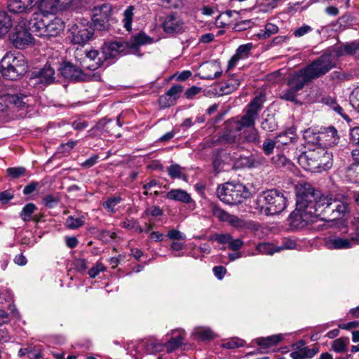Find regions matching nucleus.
Here are the masks:
<instances>
[{
  "label": "nucleus",
  "mask_w": 359,
  "mask_h": 359,
  "mask_svg": "<svg viewBox=\"0 0 359 359\" xmlns=\"http://www.w3.org/2000/svg\"><path fill=\"white\" fill-rule=\"evenodd\" d=\"M318 203L319 221L334 222L345 218L350 212L349 204L344 197L325 196Z\"/></svg>",
  "instance_id": "f257e3e1"
},
{
  "label": "nucleus",
  "mask_w": 359,
  "mask_h": 359,
  "mask_svg": "<svg viewBox=\"0 0 359 359\" xmlns=\"http://www.w3.org/2000/svg\"><path fill=\"white\" fill-rule=\"evenodd\" d=\"M297 161L306 170L320 172L332 167V154L323 147H316L299 154Z\"/></svg>",
  "instance_id": "f03ea898"
},
{
  "label": "nucleus",
  "mask_w": 359,
  "mask_h": 359,
  "mask_svg": "<svg viewBox=\"0 0 359 359\" xmlns=\"http://www.w3.org/2000/svg\"><path fill=\"white\" fill-rule=\"evenodd\" d=\"M217 193L221 201L231 205L240 204L250 196L249 189L244 184L233 182L219 185Z\"/></svg>",
  "instance_id": "7ed1b4c3"
},
{
  "label": "nucleus",
  "mask_w": 359,
  "mask_h": 359,
  "mask_svg": "<svg viewBox=\"0 0 359 359\" xmlns=\"http://www.w3.org/2000/svg\"><path fill=\"white\" fill-rule=\"evenodd\" d=\"M313 80L304 67L291 74L287 80V88L280 93V98L286 101L297 102L298 93Z\"/></svg>",
  "instance_id": "20e7f679"
},
{
  "label": "nucleus",
  "mask_w": 359,
  "mask_h": 359,
  "mask_svg": "<svg viewBox=\"0 0 359 359\" xmlns=\"http://www.w3.org/2000/svg\"><path fill=\"white\" fill-rule=\"evenodd\" d=\"M27 71V65L22 54L7 53L0 62V72L9 80H17Z\"/></svg>",
  "instance_id": "39448f33"
},
{
  "label": "nucleus",
  "mask_w": 359,
  "mask_h": 359,
  "mask_svg": "<svg viewBox=\"0 0 359 359\" xmlns=\"http://www.w3.org/2000/svg\"><path fill=\"white\" fill-rule=\"evenodd\" d=\"M259 202H263L261 211L266 215H273L284 210L287 206V198L283 191L269 189L264 191L259 197Z\"/></svg>",
  "instance_id": "423d86ee"
},
{
  "label": "nucleus",
  "mask_w": 359,
  "mask_h": 359,
  "mask_svg": "<svg viewBox=\"0 0 359 359\" xmlns=\"http://www.w3.org/2000/svg\"><path fill=\"white\" fill-rule=\"evenodd\" d=\"M338 56L334 53V48L332 50L325 52L320 57L313 60L304 68L309 73L312 80L320 78L336 66V57Z\"/></svg>",
  "instance_id": "0eeeda50"
},
{
  "label": "nucleus",
  "mask_w": 359,
  "mask_h": 359,
  "mask_svg": "<svg viewBox=\"0 0 359 359\" xmlns=\"http://www.w3.org/2000/svg\"><path fill=\"white\" fill-rule=\"evenodd\" d=\"M296 204L305 205L307 208L318 210V202L324 198L320 191L316 189L311 184L305 182H299L295 187Z\"/></svg>",
  "instance_id": "6e6552de"
},
{
  "label": "nucleus",
  "mask_w": 359,
  "mask_h": 359,
  "mask_svg": "<svg viewBox=\"0 0 359 359\" xmlns=\"http://www.w3.org/2000/svg\"><path fill=\"white\" fill-rule=\"evenodd\" d=\"M264 98L256 96L248 105L245 114L236 122V128L241 131L244 128H254L255 121L262 108Z\"/></svg>",
  "instance_id": "1a4fd4ad"
},
{
  "label": "nucleus",
  "mask_w": 359,
  "mask_h": 359,
  "mask_svg": "<svg viewBox=\"0 0 359 359\" xmlns=\"http://www.w3.org/2000/svg\"><path fill=\"white\" fill-rule=\"evenodd\" d=\"M72 41L75 44L84 45L93 36L94 29L87 20H81L69 28Z\"/></svg>",
  "instance_id": "9d476101"
},
{
  "label": "nucleus",
  "mask_w": 359,
  "mask_h": 359,
  "mask_svg": "<svg viewBox=\"0 0 359 359\" xmlns=\"http://www.w3.org/2000/svg\"><path fill=\"white\" fill-rule=\"evenodd\" d=\"M320 216L318 210L307 208L304 205L300 206L296 204V208L289 215L287 220L289 224H309L310 223H315L319 221L318 217Z\"/></svg>",
  "instance_id": "9b49d317"
},
{
  "label": "nucleus",
  "mask_w": 359,
  "mask_h": 359,
  "mask_svg": "<svg viewBox=\"0 0 359 359\" xmlns=\"http://www.w3.org/2000/svg\"><path fill=\"white\" fill-rule=\"evenodd\" d=\"M346 229L350 240L348 238H334L325 242V246L330 250L348 249L352 247V243H359V226H341Z\"/></svg>",
  "instance_id": "f8f14e48"
},
{
  "label": "nucleus",
  "mask_w": 359,
  "mask_h": 359,
  "mask_svg": "<svg viewBox=\"0 0 359 359\" xmlns=\"http://www.w3.org/2000/svg\"><path fill=\"white\" fill-rule=\"evenodd\" d=\"M32 100V97L26 92L3 94L0 95V111H4L9 104H13L20 109H23L31 104Z\"/></svg>",
  "instance_id": "ddd939ff"
},
{
  "label": "nucleus",
  "mask_w": 359,
  "mask_h": 359,
  "mask_svg": "<svg viewBox=\"0 0 359 359\" xmlns=\"http://www.w3.org/2000/svg\"><path fill=\"white\" fill-rule=\"evenodd\" d=\"M111 13L110 4L104 3L93 8L92 20L94 26L99 30H104L108 27V21Z\"/></svg>",
  "instance_id": "4468645a"
},
{
  "label": "nucleus",
  "mask_w": 359,
  "mask_h": 359,
  "mask_svg": "<svg viewBox=\"0 0 359 359\" xmlns=\"http://www.w3.org/2000/svg\"><path fill=\"white\" fill-rule=\"evenodd\" d=\"M125 47L124 43L117 41L105 43L102 47L100 52L104 65H109L111 63L110 60L116 59L120 55H124L123 50Z\"/></svg>",
  "instance_id": "2eb2a0df"
},
{
  "label": "nucleus",
  "mask_w": 359,
  "mask_h": 359,
  "mask_svg": "<svg viewBox=\"0 0 359 359\" xmlns=\"http://www.w3.org/2000/svg\"><path fill=\"white\" fill-rule=\"evenodd\" d=\"M82 67H78L70 62H63L58 70L62 76L67 80L74 82L83 81L86 75L83 73Z\"/></svg>",
  "instance_id": "dca6fc26"
},
{
  "label": "nucleus",
  "mask_w": 359,
  "mask_h": 359,
  "mask_svg": "<svg viewBox=\"0 0 359 359\" xmlns=\"http://www.w3.org/2000/svg\"><path fill=\"white\" fill-rule=\"evenodd\" d=\"M184 25V22L181 17L175 13L166 15L162 23L163 31L170 34L182 33Z\"/></svg>",
  "instance_id": "f3484780"
},
{
  "label": "nucleus",
  "mask_w": 359,
  "mask_h": 359,
  "mask_svg": "<svg viewBox=\"0 0 359 359\" xmlns=\"http://www.w3.org/2000/svg\"><path fill=\"white\" fill-rule=\"evenodd\" d=\"M46 24L43 37H55L65 29V23L62 19L53 14H46Z\"/></svg>",
  "instance_id": "a211bd4d"
},
{
  "label": "nucleus",
  "mask_w": 359,
  "mask_h": 359,
  "mask_svg": "<svg viewBox=\"0 0 359 359\" xmlns=\"http://www.w3.org/2000/svg\"><path fill=\"white\" fill-rule=\"evenodd\" d=\"M183 87L180 85H173L165 93L158 98L161 108L165 109L174 105L176 100L180 97Z\"/></svg>",
  "instance_id": "6ab92c4d"
},
{
  "label": "nucleus",
  "mask_w": 359,
  "mask_h": 359,
  "mask_svg": "<svg viewBox=\"0 0 359 359\" xmlns=\"http://www.w3.org/2000/svg\"><path fill=\"white\" fill-rule=\"evenodd\" d=\"M10 39L13 44L19 49L26 48L32 43L33 40V37L28 30L22 27H17L15 32L10 36Z\"/></svg>",
  "instance_id": "aec40b11"
},
{
  "label": "nucleus",
  "mask_w": 359,
  "mask_h": 359,
  "mask_svg": "<svg viewBox=\"0 0 359 359\" xmlns=\"http://www.w3.org/2000/svg\"><path fill=\"white\" fill-rule=\"evenodd\" d=\"M81 67L90 70H95L101 66H104L100 52L96 50L86 51L85 57L81 62Z\"/></svg>",
  "instance_id": "412c9836"
},
{
  "label": "nucleus",
  "mask_w": 359,
  "mask_h": 359,
  "mask_svg": "<svg viewBox=\"0 0 359 359\" xmlns=\"http://www.w3.org/2000/svg\"><path fill=\"white\" fill-rule=\"evenodd\" d=\"M41 13L36 15L33 19H31L28 22V28L30 31L34 32L36 36H43V31L46 28V14H54L57 11L51 12L43 11L40 9Z\"/></svg>",
  "instance_id": "4be33fe9"
},
{
  "label": "nucleus",
  "mask_w": 359,
  "mask_h": 359,
  "mask_svg": "<svg viewBox=\"0 0 359 359\" xmlns=\"http://www.w3.org/2000/svg\"><path fill=\"white\" fill-rule=\"evenodd\" d=\"M339 137L337 129L333 126L325 128L320 130V145L319 147H323L327 149L328 147H333L339 142Z\"/></svg>",
  "instance_id": "5701e85b"
},
{
  "label": "nucleus",
  "mask_w": 359,
  "mask_h": 359,
  "mask_svg": "<svg viewBox=\"0 0 359 359\" xmlns=\"http://www.w3.org/2000/svg\"><path fill=\"white\" fill-rule=\"evenodd\" d=\"M293 347H295L296 351L290 353V357L292 359L311 358L319 351L317 347L309 348L305 346V341L304 340L299 341L293 345Z\"/></svg>",
  "instance_id": "b1692460"
},
{
  "label": "nucleus",
  "mask_w": 359,
  "mask_h": 359,
  "mask_svg": "<svg viewBox=\"0 0 359 359\" xmlns=\"http://www.w3.org/2000/svg\"><path fill=\"white\" fill-rule=\"evenodd\" d=\"M253 48L252 43L241 45L236 50V53L231 57L228 63V68L234 67L240 60L247 59Z\"/></svg>",
  "instance_id": "393cba45"
},
{
  "label": "nucleus",
  "mask_w": 359,
  "mask_h": 359,
  "mask_svg": "<svg viewBox=\"0 0 359 359\" xmlns=\"http://www.w3.org/2000/svg\"><path fill=\"white\" fill-rule=\"evenodd\" d=\"M96 127L108 133L111 137H119L121 136L120 133L117 131L121 127L119 118L116 121L111 119L108 121L102 120L97 124Z\"/></svg>",
  "instance_id": "a878e982"
},
{
  "label": "nucleus",
  "mask_w": 359,
  "mask_h": 359,
  "mask_svg": "<svg viewBox=\"0 0 359 359\" xmlns=\"http://www.w3.org/2000/svg\"><path fill=\"white\" fill-rule=\"evenodd\" d=\"M154 42L153 38L147 35L144 32H140L131 36L130 39L125 43L126 47L136 50L138 47Z\"/></svg>",
  "instance_id": "bb28decb"
},
{
  "label": "nucleus",
  "mask_w": 359,
  "mask_h": 359,
  "mask_svg": "<svg viewBox=\"0 0 359 359\" xmlns=\"http://www.w3.org/2000/svg\"><path fill=\"white\" fill-rule=\"evenodd\" d=\"M33 6V0H9L8 8L11 13H22L29 11Z\"/></svg>",
  "instance_id": "cd10ccee"
},
{
  "label": "nucleus",
  "mask_w": 359,
  "mask_h": 359,
  "mask_svg": "<svg viewBox=\"0 0 359 359\" xmlns=\"http://www.w3.org/2000/svg\"><path fill=\"white\" fill-rule=\"evenodd\" d=\"M334 53L338 57L345 55H352L359 58V41L346 43L334 47Z\"/></svg>",
  "instance_id": "c85d7f7f"
},
{
  "label": "nucleus",
  "mask_w": 359,
  "mask_h": 359,
  "mask_svg": "<svg viewBox=\"0 0 359 359\" xmlns=\"http://www.w3.org/2000/svg\"><path fill=\"white\" fill-rule=\"evenodd\" d=\"M212 215L222 222H227L229 224H240L241 219L236 215H231L218 206L212 208Z\"/></svg>",
  "instance_id": "c756f323"
},
{
  "label": "nucleus",
  "mask_w": 359,
  "mask_h": 359,
  "mask_svg": "<svg viewBox=\"0 0 359 359\" xmlns=\"http://www.w3.org/2000/svg\"><path fill=\"white\" fill-rule=\"evenodd\" d=\"M241 84L240 78L238 76H231L224 83L219 86V95H228L236 90Z\"/></svg>",
  "instance_id": "7c9ffc66"
},
{
  "label": "nucleus",
  "mask_w": 359,
  "mask_h": 359,
  "mask_svg": "<svg viewBox=\"0 0 359 359\" xmlns=\"http://www.w3.org/2000/svg\"><path fill=\"white\" fill-rule=\"evenodd\" d=\"M36 75L40 83L49 85L55 80V69L49 63H46L44 67L41 69Z\"/></svg>",
  "instance_id": "2f4dec72"
},
{
  "label": "nucleus",
  "mask_w": 359,
  "mask_h": 359,
  "mask_svg": "<svg viewBox=\"0 0 359 359\" xmlns=\"http://www.w3.org/2000/svg\"><path fill=\"white\" fill-rule=\"evenodd\" d=\"M166 198L170 201H179L183 203H190L192 198L185 190L173 189L166 194Z\"/></svg>",
  "instance_id": "473e14b6"
},
{
  "label": "nucleus",
  "mask_w": 359,
  "mask_h": 359,
  "mask_svg": "<svg viewBox=\"0 0 359 359\" xmlns=\"http://www.w3.org/2000/svg\"><path fill=\"white\" fill-rule=\"evenodd\" d=\"M37 208L34 203H29L26 204L20 212V217L25 222H29L31 220H33L36 222H43L44 220L39 219L38 215L34 214Z\"/></svg>",
  "instance_id": "72a5a7b5"
},
{
  "label": "nucleus",
  "mask_w": 359,
  "mask_h": 359,
  "mask_svg": "<svg viewBox=\"0 0 359 359\" xmlns=\"http://www.w3.org/2000/svg\"><path fill=\"white\" fill-rule=\"evenodd\" d=\"M263 162V158L255 156L254 155H250L248 156H241L238 161L237 163L242 168H256L258 165H261Z\"/></svg>",
  "instance_id": "f704fd0d"
},
{
  "label": "nucleus",
  "mask_w": 359,
  "mask_h": 359,
  "mask_svg": "<svg viewBox=\"0 0 359 359\" xmlns=\"http://www.w3.org/2000/svg\"><path fill=\"white\" fill-rule=\"evenodd\" d=\"M241 138L247 143L259 145L261 140L258 130L254 127L244 130L241 133Z\"/></svg>",
  "instance_id": "c9c22d12"
},
{
  "label": "nucleus",
  "mask_w": 359,
  "mask_h": 359,
  "mask_svg": "<svg viewBox=\"0 0 359 359\" xmlns=\"http://www.w3.org/2000/svg\"><path fill=\"white\" fill-rule=\"evenodd\" d=\"M320 131L316 132L311 128L303 131V137L305 141L308 144L316 145V147H320Z\"/></svg>",
  "instance_id": "e433bc0d"
},
{
  "label": "nucleus",
  "mask_w": 359,
  "mask_h": 359,
  "mask_svg": "<svg viewBox=\"0 0 359 359\" xmlns=\"http://www.w3.org/2000/svg\"><path fill=\"white\" fill-rule=\"evenodd\" d=\"M12 27L10 16L5 11H0V37L5 35Z\"/></svg>",
  "instance_id": "4c0bfd02"
},
{
  "label": "nucleus",
  "mask_w": 359,
  "mask_h": 359,
  "mask_svg": "<svg viewBox=\"0 0 359 359\" xmlns=\"http://www.w3.org/2000/svg\"><path fill=\"white\" fill-rule=\"evenodd\" d=\"M184 168L179 164L174 163L170 165L168 169V174L172 179L187 180V176L183 173Z\"/></svg>",
  "instance_id": "58836bf2"
},
{
  "label": "nucleus",
  "mask_w": 359,
  "mask_h": 359,
  "mask_svg": "<svg viewBox=\"0 0 359 359\" xmlns=\"http://www.w3.org/2000/svg\"><path fill=\"white\" fill-rule=\"evenodd\" d=\"M123 201L121 196H115L109 197L107 201L103 202V208L109 212H115L116 210V206Z\"/></svg>",
  "instance_id": "ea45409f"
},
{
  "label": "nucleus",
  "mask_w": 359,
  "mask_h": 359,
  "mask_svg": "<svg viewBox=\"0 0 359 359\" xmlns=\"http://www.w3.org/2000/svg\"><path fill=\"white\" fill-rule=\"evenodd\" d=\"M261 127L264 130L273 132L277 129V123L273 115L269 114L262 121Z\"/></svg>",
  "instance_id": "a19ab883"
},
{
  "label": "nucleus",
  "mask_w": 359,
  "mask_h": 359,
  "mask_svg": "<svg viewBox=\"0 0 359 359\" xmlns=\"http://www.w3.org/2000/svg\"><path fill=\"white\" fill-rule=\"evenodd\" d=\"M133 11L134 7L133 6H130L123 12V27L127 31H130L132 29V22L134 15Z\"/></svg>",
  "instance_id": "79ce46f5"
},
{
  "label": "nucleus",
  "mask_w": 359,
  "mask_h": 359,
  "mask_svg": "<svg viewBox=\"0 0 359 359\" xmlns=\"http://www.w3.org/2000/svg\"><path fill=\"white\" fill-rule=\"evenodd\" d=\"M256 250L260 254L272 255L275 252H278L277 251V247L274 246L273 244L269 243H260L257 244L256 246Z\"/></svg>",
  "instance_id": "37998d69"
},
{
  "label": "nucleus",
  "mask_w": 359,
  "mask_h": 359,
  "mask_svg": "<svg viewBox=\"0 0 359 359\" xmlns=\"http://www.w3.org/2000/svg\"><path fill=\"white\" fill-rule=\"evenodd\" d=\"M60 201V197L57 195L48 194L42 199V204L47 208L56 207Z\"/></svg>",
  "instance_id": "c03bdc74"
},
{
  "label": "nucleus",
  "mask_w": 359,
  "mask_h": 359,
  "mask_svg": "<svg viewBox=\"0 0 359 359\" xmlns=\"http://www.w3.org/2000/svg\"><path fill=\"white\" fill-rule=\"evenodd\" d=\"M183 337L181 334H179L177 337H172L170 340L167 341L165 346L167 348V351L168 353H171L173 351L178 348L182 344Z\"/></svg>",
  "instance_id": "a18cd8bd"
},
{
  "label": "nucleus",
  "mask_w": 359,
  "mask_h": 359,
  "mask_svg": "<svg viewBox=\"0 0 359 359\" xmlns=\"http://www.w3.org/2000/svg\"><path fill=\"white\" fill-rule=\"evenodd\" d=\"M278 27L273 23H267L265 25L264 30H261V32L258 34L259 38L267 39L270 36L278 33Z\"/></svg>",
  "instance_id": "49530a36"
},
{
  "label": "nucleus",
  "mask_w": 359,
  "mask_h": 359,
  "mask_svg": "<svg viewBox=\"0 0 359 359\" xmlns=\"http://www.w3.org/2000/svg\"><path fill=\"white\" fill-rule=\"evenodd\" d=\"M294 129L290 128L288 131L280 133L275 137L276 143H279L283 145H286L292 142L293 137L289 136V135H294Z\"/></svg>",
  "instance_id": "de8ad7c7"
},
{
  "label": "nucleus",
  "mask_w": 359,
  "mask_h": 359,
  "mask_svg": "<svg viewBox=\"0 0 359 359\" xmlns=\"http://www.w3.org/2000/svg\"><path fill=\"white\" fill-rule=\"evenodd\" d=\"M348 344V338H339L335 339L332 344V348L337 353H341L346 350V346Z\"/></svg>",
  "instance_id": "09e8293b"
},
{
  "label": "nucleus",
  "mask_w": 359,
  "mask_h": 359,
  "mask_svg": "<svg viewBox=\"0 0 359 359\" xmlns=\"http://www.w3.org/2000/svg\"><path fill=\"white\" fill-rule=\"evenodd\" d=\"M6 173L11 179H18L25 175L26 168L21 166L8 168L6 169Z\"/></svg>",
  "instance_id": "8fccbe9b"
},
{
  "label": "nucleus",
  "mask_w": 359,
  "mask_h": 359,
  "mask_svg": "<svg viewBox=\"0 0 359 359\" xmlns=\"http://www.w3.org/2000/svg\"><path fill=\"white\" fill-rule=\"evenodd\" d=\"M245 342L243 339L234 337L231 338L229 341L224 344L223 346L228 349H233L244 346Z\"/></svg>",
  "instance_id": "3c124183"
},
{
  "label": "nucleus",
  "mask_w": 359,
  "mask_h": 359,
  "mask_svg": "<svg viewBox=\"0 0 359 359\" xmlns=\"http://www.w3.org/2000/svg\"><path fill=\"white\" fill-rule=\"evenodd\" d=\"M329 105L334 111L341 116L345 121L347 122L351 121L349 116L346 113H344L343 108L339 106L335 100H331V102L329 103Z\"/></svg>",
  "instance_id": "603ef678"
},
{
  "label": "nucleus",
  "mask_w": 359,
  "mask_h": 359,
  "mask_svg": "<svg viewBox=\"0 0 359 359\" xmlns=\"http://www.w3.org/2000/svg\"><path fill=\"white\" fill-rule=\"evenodd\" d=\"M276 140L266 139L262 144V150L266 156L271 155L276 144Z\"/></svg>",
  "instance_id": "864d4df0"
},
{
  "label": "nucleus",
  "mask_w": 359,
  "mask_h": 359,
  "mask_svg": "<svg viewBox=\"0 0 359 359\" xmlns=\"http://www.w3.org/2000/svg\"><path fill=\"white\" fill-rule=\"evenodd\" d=\"M231 238V236L229 233H215L210 236V240L216 241L220 244H229Z\"/></svg>",
  "instance_id": "5fc2aeb1"
},
{
  "label": "nucleus",
  "mask_w": 359,
  "mask_h": 359,
  "mask_svg": "<svg viewBox=\"0 0 359 359\" xmlns=\"http://www.w3.org/2000/svg\"><path fill=\"white\" fill-rule=\"evenodd\" d=\"M256 344L260 346V348L258 349L256 352H250L248 355H254L257 353H265L266 351H264V349L269 348L270 346L268 344V341H264V337H259L255 339Z\"/></svg>",
  "instance_id": "6e6d98bb"
},
{
  "label": "nucleus",
  "mask_w": 359,
  "mask_h": 359,
  "mask_svg": "<svg viewBox=\"0 0 359 359\" xmlns=\"http://www.w3.org/2000/svg\"><path fill=\"white\" fill-rule=\"evenodd\" d=\"M197 336L202 341L211 340L215 338V334L210 329H203L196 332Z\"/></svg>",
  "instance_id": "4d7b16f0"
},
{
  "label": "nucleus",
  "mask_w": 359,
  "mask_h": 359,
  "mask_svg": "<svg viewBox=\"0 0 359 359\" xmlns=\"http://www.w3.org/2000/svg\"><path fill=\"white\" fill-rule=\"evenodd\" d=\"M313 28L311 26L304 24L302 26L296 28L293 31V35L296 38H299L311 32Z\"/></svg>",
  "instance_id": "13d9d810"
},
{
  "label": "nucleus",
  "mask_w": 359,
  "mask_h": 359,
  "mask_svg": "<svg viewBox=\"0 0 359 359\" xmlns=\"http://www.w3.org/2000/svg\"><path fill=\"white\" fill-rule=\"evenodd\" d=\"M349 100L353 107L359 111V87L352 91Z\"/></svg>",
  "instance_id": "bf43d9fd"
},
{
  "label": "nucleus",
  "mask_w": 359,
  "mask_h": 359,
  "mask_svg": "<svg viewBox=\"0 0 359 359\" xmlns=\"http://www.w3.org/2000/svg\"><path fill=\"white\" fill-rule=\"evenodd\" d=\"M253 24H254V22L252 21V20H243V21L236 24L234 29L238 32L246 30L249 28H251L252 27Z\"/></svg>",
  "instance_id": "052dcab7"
},
{
  "label": "nucleus",
  "mask_w": 359,
  "mask_h": 359,
  "mask_svg": "<svg viewBox=\"0 0 359 359\" xmlns=\"http://www.w3.org/2000/svg\"><path fill=\"white\" fill-rule=\"evenodd\" d=\"M106 267L101 263L97 264L95 266H93L89 271L88 274L90 278H95L100 272L104 271Z\"/></svg>",
  "instance_id": "680f3d73"
},
{
  "label": "nucleus",
  "mask_w": 359,
  "mask_h": 359,
  "mask_svg": "<svg viewBox=\"0 0 359 359\" xmlns=\"http://www.w3.org/2000/svg\"><path fill=\"white\" fill-rule=\"evenodd\" d=\"M14 197V192L11 189L0 192V202L3 204L8 203Z\"/></svg>",
  "instance_id": "e2e57ef3"
},
{
  "label": "nucleus",
  "mask_w": 359,
  "mask_h": 359,
  "mask_svg": "<svg viewBox=\"0 0 359 359\" xmlns=\"http://www.w3.org/2000/svg\"><path fill=\"white\" fill-rule=\"evenodd\" d=\"M349 138L351 143L359 145V127H354L350 130Z\"/></svg>",
  "instance_id": "0e129e2a"
},
{
  "label": "nucleus",
  "mask_w": 359,
  "mask_h": 359,
  "mask_svg": "<svg viewBox=\"0 0 359 359\" xmlns=\"http://www.w3.org/2000/svg\"><path fill=\"white\" fill-rule=\"evenodd\" d=\"M74 269L81 273L84 272L87 268V262L84 259H77L74 262Z\"/></svg>",
  "instance_id": "69168bd1"
},
{
  "label": "nucleus",
  "mask_w": 359,
  "mask_h": 359,
  "mask_svg": "<svg viewBox=\"0 0 359 359\" xmlns=\"http://www.w3.org/2000/svg\"><path fill=\"white\" fill-rule=\"evenodd\" d=\"M214 170L219 173L224 169V161L220 156H216L212 161Z\"/></svg>",
  "instance_id": "338daca9"
},
{
  "label": "nucleus",
  "mask_w": 359,
  "mask_h": 359,
  "mask_svg": "<svg viewBox=\"0 0 359 359\" xmlns=\"http://www.w3.org/2000/svg\"><path fill=\"white\" fill-rule=\"evenodd\" d=\"M39 187V182L36 181H32L26 185L23 189V194L24 195H29L33 193L36 189H37Z\"/></svg>",
  "instance_id": "774afa93"
}]
</instances>
